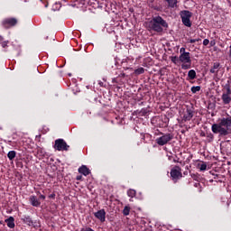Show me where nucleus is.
I'll list each match as a JSON object with an SVG mask.
<instances>
[{"mask_svg": "<svg viewBox=\"0 0 231 231\" xmlns=\"http://www.w3.org/2000/svg\"><path fill=\"white\" fill-rule=\"evenodd\" d=\"M180 55H185V54H188L189 52L185 51V47H182V48L180 49Z\"/></svg>", "mask_w": 231, "mask_h": 231, "instance_id": "a878e982", "label": "nucleus"}, {"mask_svg": "<svg viewBox=\"0 0 231 231\" xmlns=\"http://www.w3.org/2000/svg\"><path fill=\"white\" fill-rule=\"evenodd\" d=\"M180 15L184 26L190 28V26H192V23H190V17H192V13H190V11H181Z\"/></svg>", "mask_w": 231, "mask_h": 231, "instance_id": "20e7f679", "label": "nucleus"}, {"mask_svg": "<svg viewBox=\"0 0 231 231\" xmlns=\"http://www.w3.org/2000/svg\"><path fill=\"white\" fill-rule=\"evenodd\" d=\"M76 180H77L78 181H80V180H82V175H78V176L76 177Z\"/></svg>", "mask_w": 231, "mask_h": 231, "instance_id": "c756f323", "label": "nucleus"}, {"mask_svg": "<svg viewBox=\"0 0 231 231\" xmlns=\"http://www.w3.org/2000/svg\"><path fill=\"white\" fill-rule=\"evenodd\" d=\"M188 77L190 80H194V79H196V70L194 69H190L189 72H188Z\"/></svg>", "mask_w": 231, "mask_h": 231, "instance_id": "6ab92c4d", "label": "nucleus"}, {"mask_svg": "<svg viewBox=\"0 0 231 231\" xmlns=\"http://www.w3.org/2000/svg\"><path fill=\"white\" fill-rule=\"evenodd\" d=\"M170 8H177L178 7V0H166Z\"/></svg>", "mask_w": 231, "mask_h": 231, "instance_id": "dca6fc26", "label": "nucleus"}, {"mask_svg": "<svg viewBox=\"0 0 231 231\" xmlns=\"http://www.w3.org/2000/svg\"><path fill=\"white\" fill-rule=\"evenodd\" d=\"M30 201H31L32 207H40L41 206V202L39 201V199L35 196H31L30 197Z\"/></svg>", "mask_w": 231, "mask_h": 231, "instance_id": "2eb2a0df", "label": "nucleus"}, {"mask_svg": "<svg viewBox=\"0 0 231 231\" xmlns=\"http://www.w3.org/2000/svg\"><path fill=\"white\" fill-rule=\"evenodd\" d=\"M94 216L100 221V223L106 222V209H100L97 212H95Z\"/></svg>", "mask_w": 231, "mask_h": 231, "instance_id": "9b49d317", "label": "nucleus"}, {"mask_svg": "<svg viewBox=\"0 0 231 231\" xmlns=\"http://www.w3.org/2000/svg\"><path fill=\"white\" fill-rule=\"evenodd\" d=\"M197 169H199V171H205L207 169V162H200L197 164Z\"/></svg>", "mask_w": 231, "mask_h": 231, "instance_id": "a211bd4d", "label": "nucleus"}, {"mask_svg": "<svg viewBox=\"0 0 231 231\" xmlns=\"http://www.w3.org/2000/svg\"><path fill=\"white\" fill-rule=\"evenodd\" d=\"M222 102L225 104V106L230 104L231 102V89L230 88H227L226 92L222 94Z\"/></svg>", "mask_w": 231, "mask_h": 231, "instance_id": "9d476101", "label": "nucleus"}, {"mask_svg": "<svg viewBox=\"0 0 231 231\" xmlns=\"http://www.w3.org/2000/svg\"><path fill=\"white\" fill-rule=\"evenodd\" d=\"M54 149H56V151H69V145H68L64 139H57L55 141Z\"/></svg>", "mask_w": 231, "mask_h": 231, "instance_id": "423d86ee", "label": "nucleus"}, {"mask_svg": "<svg viewBox=\"0 0 231 231\" xmlns=\"http://www.w3.org/2000/svg\"><path fill=\"white\" fill-rule=\"evenodd\" d=\"M23 223H25V225H28L29 226H32L33 225V220H32V217H24L23 218Z\"/></svg>", "mask_w": 231, "mask_h": 231, "instance_id": "f3484780", "label": "nucleus"}, {"mask_svg": "<svg viewBox=\"0 0 231 231\" xmlns=\"http://www.w3.org/2000/svg\"><path fill=\"white\" fill-rule=\"evenodd\" d=\"M177 60H178V57H176V56L171 57V62H173V64H176Z\"/></svg>", "mask_w": 231, "mask_h": 231, "instance_id": "cd10ccee", "label": "nucleus"}, {"mask_svg": "<svg viewBox=\"0 0 231 231\" xmlns=\"http://www.w3.org/2000/svg\"><path fill=\"white\" fill-rule=\"evenodd\" d=\"M6 46H8V42H2V48H6Z\"/></svg>", "mask_w": 231, "mask_h": 231, "instance_id": "c85d7f7f", "label": "nucleus"}, {"mask_svg": "<svg viewBox=\"0 0 231 231\" xmlns=\"http://www.w3.org/2000/svg\"><path fill=\"white\" fill-rule=\"evenodd\" d=\"M130 212H131V207L125 206L123 209L124 216H129Z\"/></svg>", "mask_w": 231, "mask_h": 231, "instance_id": "4be33fe9", "label": "nucleus"}, {"mask_svg": "<svg viewBox=\"0 0 231 231\" xmlns=\"http://www.w3.org/2000/svg\"><path fill=\"white\" fill-rule=\"evenodd\" d=\"M143 73H145V69H143V67H140L134 70L135 75H143Z\"/></svg>", "mask_w": 231, "mask_h": 231, "instance_id": "412c9836", "label": "nucleus"}, {"mask_svg": "<svg viewBox=\"0 0 231 231\" xmlns=\"http://www.w3.org/2000/svg\"><path fill=\"white\" fill-rule=\"evenodd\" d=\"M173 136L171 134H162L161 137H158L155 142L157 145H167L168 143L171 142V140H172Z\"/></svg>", "mask_w": 231, "mask_h": 231, "instance_id": "39448f33", "label": "nucleus"}, {"mask_svg": "<svg viewBox=\"0 0 231 231\" xmlns=\"http://www.w3.org/2000/svg\"><path fill=\"white\" fill-rule=\"evenodd\" d=\"M209 42H210V41H209L208 39H205V40L203 41V45H204V46H208Z\"/></svg>", "mask_w": 231, "mask_h": 231, "instance_id": "bb28decb", "label": "nucleus"}, {"mask_svg": "<svg viewBox=\"0 0 231 231\" xmlns=\"http://www.w3.org/2000/svg\"><path fill=\"white\" fill-rule=\"evenodd\" d=\"M149 28L157 33H162L163 28H169V23L162 16H153L149 22Z\"/></svg>", "mask_w": 231, "mask_h": 231, "instance_id": "f03ea898", "label": "nucleus"}, {"mask_svg": "<svg viewBox=\"0 0 231 231\" xmlns=\"http://www.w3.org/2000/svg\"><path fill=\"white\" fill-rule=\"evenodd\" d=\"M40 199H46V196H44V195H40Z\"/></svg>", "mask_w": 231, "mask_h": 231, "instance_id": "7c9ffc66", "label": "nucleus"}, {"mask_svg": "<svg viewBox=\"0 0 231 231\" xmlns=\"http://www.w3.org/2000/svg\"><path fill=\"white\" fill-rule=\"evenodd\" d=\"M171 176L172 180H180V178H183L181 168L180 166H174L171 171Z\"/></svg>", "mask_w": 231, "mask_h": 231, "instance_id": "1a4fd4ad", "label": "nucleus"}, {"mask_svg": "<svg viewBox=\"0 0 231 231\" xmlns=\"http://www.w3.org/2000/svg\"><path fill=\"white\" fill-rule=\"evenodd\" d=\"M19 23L17 18H5L2 21V25L4 28L8 29V28H14Z\"/></svg>", "mask_w": 231, "mask_h": 231, "instance_id": "0eeeda50", "label": "nucleus"}, {"mask_svg": "<svg viewBox=\"0 0 231 231\" xmlns=\"http://www.w3.org/2000/svg\"><path fill=\"white\" fill-rule=\"evenodd\" d=\"M220 69H221V64L219 62H215L213 63V66L209 69V72L212 73L213 75H217Z\"/></svg>", "mask_w": 231, "mask_h": 231, "instance_id": "f8f14e48", "label": "nucleus"}, {"mask_svg": "<svg viewBox=\"0 0 231 231\" xmlns=\"http://www.w3.org/2000/svg\"><path fill=\"white\" fill-rule=\"evenodd\" d=\"M191 178H193V180H196V174H192Z\"/></svg>", "mask_w": 231, "mask_h": 231, "instance_id": "2f4dec72", "label": "nucleus"}, {"mask_svg": "<svg viewBox=\"0 0 231 231\" xmlns=\"http://www.w3.org/2000/svg\"><path fill=\"white\" fill-rule=\"evenodd\" d=\"M127 196H128L129 198H134V197L136 196V190H134V189H129V190L127 191Z\"/></svg>", "mask_w": 231, "mask_h": 231, "instance_id": "5701e85b", "label": "nucleus"}, {"mask_svg": "<svg viewBox=\"0 0 231 231\" xmlns=\"http://www.w3.org/2000/svg\"><path fill=\"white\" fill-rule=\"evenodd\" d=\"M212 132L215 134H220V136H226L231 133V116L223 117L218 124L212 125Z\"/></svg>", "mask_w": 231, "mask_h": 231, "instance_id": "f257e3e1", "label": "nucleus"}, {"mask_svg": "<svg viewBox=\"0 0 231 231\" xmlns=\"http://www.w3.org/2000/svg\"><path fill=\"white\" fill-rule=\"evenodd\" d=\"M174 162H175V163H176V162L180 163V161H176V160H174Z\"/></svg>", "mask_w": 231, "mask_h": 231, "instance_id": "72a5a7b5", "label": "nucleus"}, {"mask_svg": "<svg viewBox=\"0 0 231 231\" xmlns=\"http://www.w3.org/2000/svg\"><path fill=\"white\" fill-rule=\"evenodd\" d=\"M16 155H17V152H15V151H10L7 153V158L12 161L15 158Z\"/></svg>", "mask_w": 231, "mask_h": 231, "instance_id": "aec40b11", "label": "nucleus"}, {"mask_svg": "<svg viewBox=\"0 0 231 231\" xmlns=\"http://www.w3.org/2000/svg\"><path fill=\"white\" fill-rule=\"evenodd\" d=\"M3 42V37L2 36H0V42Z\"/></svg>", "mask_w": 231, "mask_h": 231, "instance_id": "473e14b6", "label": "nucleus"}, {"mask_svg": "<svg viewBox=\"0 0 231 231\" xmlns=\"http://www.w3.org/2000/svg\"><path fill=\"white\" fill-rule=\"evenodd\" d=\"M199 41H201V39H188V42H189L190 44H194V42H199Z\"/></svg>", "mask_w": 231, "mask_h": 231, "instance_id": "393cba45", "label": "nucleus"}, {"mask_svg": "<svg viewBox=\"0 0 231 231\" xmlns=\"http://www.w3.org/2000/svg\"><path fill=\"white\" fill-rule=\"evenodd\" d=\"M179 60L182 63L181 69H190L192 66V60L190 59V52L188 54H180L179 56Z\"/></svg>", "mask_w": 231, "mask_h": 231, "instance_id": "7ed1b4c3", "label": "nucleus"}, {"mask_svg": "<svg viewBox=\"0 0 231 231\" xmlns=\"http://www.w3.org/2000/svg\"><path fill=\"white\" fill-rule=\"evenodd\" d=\"M5 223L9 228H15V219L14 217H9L5 219Z\"/></svg>", "mask_w": 231, "mask_h": 231, "instance_id": "4468645a", "label": "nucleus"}, {"mask_svg": "<svg viewBox=\"0 0 231 231\" xmlns=\"http://www.w3.org/2000/svg\"><path fill=\"white\" fill-rule=\"evenodd\" d=\"M79 174H83V176H89L91 174V171L88 170V166L82 165L79 168Z\"/></svg>", "mask_w": 231, "mask_h": 231, "instance_id": "ddd939ff", "label": "nucleus"}, {"mask_svg": "<svg viewBox=\"0 0 231 231\" xmlns=\"http://www.w3.org/2000/svg\"><path fill=\"white\" fill-rule=\"evenodd\" d=\"M194 117V109L191 107H187L183 113L182 121L183 122H190Z\"/></svg>", "mask_w": 231, "mask_h": 231, "instance_id": "6e6552de", "label": "nucleus"}, {"mask_svg": "<svg viewBox=\"0 0 231 231\" xmlns=\"http://www.w3.org/2000/svg\"><path fill=\"white\" fill-rule=\"evenodd\" d=\"M200 90H201V87H199V86L191 88V92L192 93H198V91H200Z\"/></svg>", "mask_w": 231, "mask_h": 231, "instance_id": "b1692460", "label": "nucleus"}]
</instances>
